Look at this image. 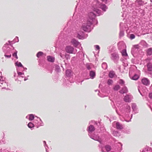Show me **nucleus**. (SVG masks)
Listing matches in <instances>:
<instances>
[{"instance_id": "1", "label": "nucleus", "mask_w": 152, "mask_h": 152, "mask_svg": "<svg viewBox=\"0 0 152 152\" xmlns=\"http://www.w3.org/2000/svg\"><path fill=\"white\" fill-rule=\"evenodd\" d=\"M91 25L90 22H88L86 23H84L82 26V29L85 31L89 32L90 30V26Z\"/></svg>"}, {"instance_id": "2", "label": "nucleus", "mask_w": 152, "mask_h": 152, "mask_svg": "<svg viewBox=\"0 0 152 152\" xmlns=\"http://www.w3.org/2000/svg\"><path fill=\"white\" fill-rule=\"evenodd\" d=\"M74 50V48L70 45H68L66 46L65 48V51L67 53H73Z\"/></svg>"}, {"instance_id": "3", "label": "nucleus", "mask_w": 152, "mask_h": 152, "mask_svg": "<svg viewBox=\"0 0 152 152\" xmlns=\"http://www.w3.org/2000/svg\"><path fill=\"white\" fill-rule=\"evenodd\" d=\"M142 82L143 84L146 86H148L150 84L149 81L146 78L142 79Z\"/></svg>"}, {"instance_id": "4", "label": "nucleus", "mask_w": 152, "mask_h": 152, "mask_svg": "<svg viewBox=\"0 0 152 152\" xmlns=\"http://www.w3.org/2000/svg\"><path fill=\"white\" fill-rule=\"evenodd\" d=\"M71 42L72 45L75 47L78 45L79 44V43L75 39H72Z\"/></svg>"}, {"instance_id": "5", "label": "nucleus", "mask_w": 152, "mask_h": 152, "mask_svg": "<svg viewBox=\"0 0 152 152\" xmlns=\"http://www.w3.org/2000/svg\"><path fill=\"white\" fill-rule=\"evenodd\" d=\"M66 76L70 77L73 75V73L70 70H67L66 72Z\"/></svg>"}, {"instance_id": "6", "label": "nucleus", "mask_w": 152, "mask_h": 152, "mask_svg": "<svg viewBox=\"0 0 152 152\" xmlns=\"http://www.w3.org/2000/svg\"><path fill=\"white\" fill-rule=\"evenodd\" d=\"M88 16L89 18L91 20H92L93 19L95 18V16H96V15L93 12H90L89 13L88 15Z\"/></svg>"}, {"instance_id": "7", "label": "nucleus", "mask_w": 152, "mask_h": 152, "mask_svg": "<svg viewBox=\"0 0 152 152\" xmlns=\"http://www.w3.org/2000/svg\"><path fill=\"white\" fill-rule=\"evenodd\" d=\"M124 100L126 102H130L131 101V98L129 96L126 95L124 97Z\"/></svg>"}, {"instance_id": "8", "label": "nucleus", "mask_w": 152, "mask_h": 152, "mask_svg": "<svg viewBox=\"0 0 152 152\" xmlns=\"http://www.w3.org/2000/svg\"><path fill=\"white\" fill-rule=\"evenodd\" d=\"M48 61L50 62H53L55 61V58L54 57L50 56H48L47 57Z\"/></svg>"}, {"instance_id": "9", "label": "nucleus", "mask_w": 152, "mask_h": 152, "mask_svg": "<svg viewBox=\"0 0 152 152\" xmlns=\"http://www.w3.org/2000/svg\"><path fill=\"white\" fill-rule=\"evenodd\" d=\"M128 92V90L127 88L124 87H123L121 90L119 91V92L121 94H124L127 93Z\"/></svg>"}, {"instance_id": "10", "label": "nucleus", "mask_w": 152, "mask_h": 152, "mask_svg": "<svg viewBox=\"0 0 152 152\" xmlns=\"http://www.w3.org/2000/svg\"><path fill=\"white\" fill-rule=\"evenodd\" d=\"M135 3L138 6H142L144 4V2L141 0H136Z\"/></svg>"}, {"instance_id": "11", "label": "nucleus", "mask_w": 152, "mask_h": 152, "mask_svg": "<svg viewBox=\"0 0 152 152\" xmlns=\"http://www.w3.org/2000/svg\"><path fill=\"white\" fill-rule=\"evenodd\" d=\"M112 58L113 59H118L119 58V56L118 54L115 53L112 55Z\"/></svg>"}, {"instance_id": "12", "label": "nucleus", "mask_w": 152, "mask_h": 152, "mask_svg": "<svg viewBox=\"0 0 152 152\" xmlns=\"http://www.w3.org/2000/svg\"><path fill=\"white\" fill-rule=\"evenodd\" d=\"M115 75V72L113 71H110L109 73V76L111 78H113Z\"/></svg>"}, {"instance_id": "13", "label": "nucleus", "mask_w": 152, "mask_h": 152, "mask_svg": "<svg viewBox=\"0 0 152 152\" xmlns=\"http://www.w3.org/2000/svg\"><path fill=\"white\" fill-rule=\"evenodd\" d=\"M116 127L117 129H122L123 128V125L118 122L116 123Z\"/></svg>"}, {"instance_id": "14", "label": "nucleus", "mask_w": 152, "mask_h": 152, "mask_svg": "<svg viewBox=\"0 0 152 152\" xmlns=\"http://www.w3.org/2000/svg\"><path fill=\"white\" fill-rule=\"evenodd\" d=\"M95 130V128L93 126L90 125L88 127V131L91 132Z\"/></svg>"}, {"instance_id": "15", "label": "nucleus", "mask_w": 152, "mask_h": 152, "mask_svg": "<svg viewBox=\"0 0 152 152\" xmlns=\"http://www.w3.org/2000/svg\"><path fill=\"white\" fill-rule=\"evenodd\" d=\"M26 118H28L29 120H32L34 118V116L33 114H30L27 116Z\"/></svg>"}, {"instance_id": "16", "label": "nucleus", "mask_w": 152, "mask_h": 152, "mask_svg": "<svg viewBox=\"0 0 152 152\" xmlns=\"http://www.w3.org/2000/svg\"><path fill=\"white\" fill-rule=\"evenodd\" d=\"M90 75L91 78L93 79L95 75V72L93 71H91L90 72Z\"/></svg>"}, {"instance_id": "17", "label": "nucleus", "mask_w": 152, "mask_h": 152, "mask_svg": "<svg viewBox=\"0 0 152 152\" xmlns=\"http://www.w3.org/2000/svg\"><path fill=\"white\" fill-rule=\"evenodd\" d=\"M148 69L149 71L152 70V64L148 63L147 65Z\"/></svg>"}, {"instance_id": "18", "label": "nucleus", "mask_w": 152, "mask_h": 152, "mask_svg": "<svg viewBox=\"0 0 152 152\" xmlns=\"http://www.w3.org/2000/svg\"><path fill=\"white\" fill-rule=\"evenodd\" d=\"M101 8L104 11H105L107 9L106 6L104 4L102 5L101 6Z\"/></svg>"}, {"instance_id": "19", "label": "nucleus", "mask_w": 152, "mask_h": 152, "mask_svg": "<svg viewBox=\"0 0 152 152\" xmlns=\"http://www.w3.org/2000/svg\"><path fill=\"white\" fill-rule=\"evenodd\" d=\"M104 148L107 151V152L109 151L111 149V147L109 145H106Z\"/></svg>"}, {"instance_id": "20", "label": "nucleus", "mask_w": 152, "mask_h": 152, "mask_svg": "<svg viewBox=\"0 0 152 152\" xmlns=\"http://www.w3.org/2000/svg\"><path fill=\"white\" fill-rule=\"evenodd\" d=\"M147 53L148 55H151L152 54V48H150L147 50Z\"/></svg>"}, {"instance_id": "21", "label": "nucleus", "mask_w": 152, "mask_h": 152, "mask_svg": "<svg viewBox=\"0 0 152 152\" xmlns=\"http://www.w3.org/2000/svg\"><path fill=\"white\" fill-rule=\"evenodd\" d=\"M139 77L138 75H135L132 77V79L133 80H137L138 79Z\"/></svg>"}, {"instance_id": "22", "label": "nucleus", "mask_w": 152, "mask_h": 152, "mask_svg": "<svg viewBox=\"0 0 152 152\" xmlns=\"http://www.w3.org/2000/svg\"><path fill=\"white\" fill-rule=\"evenodd\" d=\"M120 88V86L118 85L115 86L113 88V89L114 90L118 91Z\"/></svg>"}, {"instance_id": "23", "label": "nucleus", "mask_w": 152, "mask_h": 152, "mask_svg": "<svg viewBox=\"0 0 152 152\" xmlns=\"http://www.w3.org/2000/svg\"><path fill=\"white\" fill-rule=\"evenodd\" d=\"M28 126L29 128H31L34 126V125L32 123L30 122L28 124Z\"/></svg>"}, {"instance_id": "24", "label": "nucleus", "mask_w": 152, "mask_h": 152, "mask_svg": "<svg viewBox=\"0 0 152 152\" xmlns=\"http://www.w3.org/2000/svg\"><path fill=\"white\" fill-rule=\"evenodd\" d=\"M113 83V81L112 80L109 79L107 81V84L109 85H112Z\"/></svg>"}, {"instance_id": "25", "label": "nucleus", "mask_w": 152, "mask_h": 152, "mask_svg": "<svg viewBox=\"0 0 152 152\" xmlns=\"http://www.w3.org/2000/svg\"><path fill=\"white\" fill-rule=\"evenodd\" d=\"M122 55L125 56H127V55L126 50H123Z\"/></svg>"}, {"instance_id": "26", "label": "nucleus", "mask_w": 152, "mask_h": 152, "mask_svg": "<svg viewBox=\"0 0 152 152\" xmlns=\"http://www.w3.org/2000/svg\"><path fill=\"white\" fill-rule=\"evenodd\" d=\"M17 51L15 52L12 55V56L13 57H15L16 59L18 58V57L17 56Z\"/></svg>"}, {"instance_id": "27", "label": "nucleus", "mask_w": 152, "mask_h": 152, "mask_svg": "<svg viewBox=\"0 0 152 152\" xmlns=\"http://www.w3.org/2000/svg\"><path fill=\"white\" fill-rule=\"evenodd\" d=\"M119 83L121 85H123L124 84V81L122 79H120L119 80Z\"/></svg>"}, {"instance_id": "28", "label": "nucleus", "mask_w": 152, "mask_h": 152, "mask_svg": "<svg viewBox=\"0 0 152 152\" xmlns=\"http://www.w3.org/2000/svg\"><path fill=\"white\" fill-rule=\"evenodd\" d=\"M130 37L131 38V39H132L135 38V36L134 34H132L130 35Z\"/></svg>"}, {"instance_id": "29", "label": "nucleus", "mask_w": 152, "mask_h": 152, "mask_svg": "<svg viewBox=\"0 0 152 152\" xmlns=\"http://www.w3.org/2000/svg\"><path fill=\"white\" fill-rule=\"evenodd\" d=\"M17 65L19 67H22L23 65L21 64V63L20 62H19L17 64Z\"/></svg>"}, {"instance_id": "30", "label": "nucleus", "mask_w": 152, "mask_h": 152, "mask_svg": "<svg viewBox=\"0 0 152 152\" xmlns=\"http://www.w3.org/2000/svg\"><path fill=\"white\" fill-rule=\"evenodd\" d=\"M4 56L6 57H7V58H10L11 57V54L10 55H4Z\"/></svg>"}, {"instance_id": "31", "label": "nucleus", "mask_w": 152, "mask_h": 152, "mask_svg": "<svg viewBox=\"0 0 152 152\" xmlns=\"http://www.w3.org/2000/svg\"><path fill=\"white\" fill-rule=\"evenodd\" d=\"M95 48L97 50H99L100 49V47L98 45H96L95 46Z\"/></svg>"}, {"instance_id": "32", "label": "nucleus", "mask_w": 152, "mask_h": 152, "mask_svg": "<svg viewBox=\"0 0 152 152\" xmlns=\"http://www.w3.org/2000/svg\"><path fill=\"white\" fill-rule=\"evenodd\" d=\"M149 97L150 98L152 99V93H149Z\"/></svg>"}, {"instance_id": "33", "label": "nucleus", "mask_w": 152, "mask_h": 152, "mask_svg": "<svg viewBox=\"0 0 152 152\" xmlns=\"http://www.w3.org/2000/svg\"><path fill=\"white\" fill-rule=\"evenodd\" d=\"M43 54V53L42 52H39V56H42Z\"/></svg>"}, {"instance_id": "34", "label": "nucleus", "mask_w": 152, "mask_h": 152, "mask_svg": "<svg viewBox=\"0 0 152 152\" xmlns=\"http://www.w3.org/2000/svg\"><path fill=\"white\" fill-rule=\"evenodd\" d=\"M18 75H20L23 74L22 72H18Z\"/></svg>"}, {"instance_id": "35", "label": "nucleus", "mask_w": 152, "mask_h": 152, "mask_svg": "<svg viewBox=\"0 0 152 152\" xmlns=\"http://www.w3.org/2000/svg\"><path fill=\"white\" fill-rule=\"evenodd\" d=\"M94 11H95L96 12L98 13H99L100 10L98 9H96L95 10H94Z\"/></svg>"}, {"instance_id": "36", "label": "nucleus", "mask_w": 152, "mask_h": 152, "mask_svg": "<svg viewBox=\"0 0 152 152\" xmlns=\"http://www.w3.org/2000/svg\"><path fill=\"white\" fill-rule=\"evenodd\" d=\"M64 56H65V58H67V56H69V55L68 54H67L66 53H65V54Z\"/></svg>"}, {"instance_id": "37", "label": "nucleus", "mask_w": 152, "mask_h": 152, "mask_svg": "<svg viewBox=\"0 0 152 152\" xmlns=\"http://www.w3.org/2000/svg\"><path fill=\"white\" fill-rule=\"evenodd\" d=\"M60 56L61 57V58H63V56H64V55L62 54L61 53H60Z\"/></svg>"}, {"instance_id": "38", "label": "nucleus", "mask_w": 152, "mask_h": 152, "mask_svg": "<svg viewBox=\"0 0 152 152\" xmlns=\"http://www.w3.org/2000/svg\"><path fill=\"white\" fill-rule=\"evenodd\" d=\"M37 56L38 57V53L36 54Z\"/></svg>"}, {"instance_id": "39", "label": "nucleus", "mask_w": 152, "mask_h": 152, "mask_svg": "<svg viewBox=\"0 0 152 152\" xmlns=\"http://www.w3.org/2000/svg\"><path fill=\"white\" fill-rule=\"evenodd\" d=\"M102 150L103 152H105V151L104 150H103V148L102 149Z\"/></svg>"}, {"instance_id": "40", "label": "nucleus", "mask_w": 152, "mask_h": 152, "mask_svg": "<svg viewBox=\"0 0 152 152\" xmlns=\"http://www.w3.org/2000/svg\"><path fill=\"white\" fill-rule=\"evenodd\" d=\"M102 1H103V0H102Z\"/></svg>"}]
</instances>
